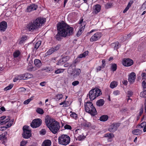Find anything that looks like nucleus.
<instances>
[{"mask_svg":"<svg viewBox=\"0 0 146 146\" xmlns=\"http://www.w3.org/2000/svg\"><path fill=\"white\" fill-rule=\"evenodd\" d=\"M141 76L142 79H146V74L145 73H142L141 74Z\"/></svg>","mask_w":146,"mask_h":146,"instance_id":"4d7b16f0","label":"nucleus"},{"mask_svg":"<svg viewBox=\"0 0 146 146\" xmlns=\"http://www.w3.org/2000/svg\"><path fill=\"white\" fill-rule=\"evenodd\" d=\"M81 125L85 127H90L91 126V124L90 122H88L86 120H84L82 122Z\"/></svg>","mask_w":146,"mask_h":146,"instance_id":"5701e85b","label":"nucleus"},{"mask_svg":"<svg viewBox=\"0 0 146 146\" xmlns=\"http://www.w3.org/2000/svg\"><path fill=\"white\" fill-rule=\"evenodd\" d=\"M108 118V116L107 115H102L100 117V120L102 121H107Z\"/></svg>","mask_w":146,"mask_h":146,"instance_id":"c756f323","label":"nucleus"},{"mask_svg":"<svg viewBox=\"0 0 146 146\" xmlns=\"http://www.w3.org/2000/svg\"><path fill=\"white\" fill-rule=\"evenodd\" d=\"M70 137L66 135H62L58 138V142L59 144L66 145L68 144L70 141Z\"/></svg>","mask_w":146,"mask_h":146,"instance_id":"20e7f679","label":"nucleus"},{"mask_svg":"<svg viewBox=\"0 0 146 146\" xmlns=\"http://www.w3.org/2000/svg\"><path fill=\"white\" fill-rule=\"evenodd\" d=\"M142 131L139 129H135L132 131V133L135 135H140L142 133Z\"/></svg>","mask_w":146,"mask_h":146,"instance_id":"393cba45","label":"nucleus"},{"mask_svg":"<svg viewBox=\"0 0 146 146\" xmlns=\"http://www.w3.org/2000/svg\"><path fill=\"white\" fill-rule=\"evenodd\" d=\"M7 128L6 126L0 127V130L1 131L5 130Z\"/></svg>","mask_w":146,"mask_h":146,"instance_id":"bf43d9fd","label":"nucleus"},{"mask_svg":"<svg viewBox=\"0 0 146 146\" xmlns=\"http://www.w3.org/2000/svg\"><path fill=\"white\" fill-rule=\"evenodd\" d=\"M81 72V70L79 68H74L73 69L72 72L71 73V75L74 78H76L79 76Z\"/></svg>","mask_w":146,"mask_h":146,"instance_id":"4468645a","label":"nucleus"},{"mask_svg":"<svg viewBox=\"0 0 146 146\" xmlns=\"http://www.w3.org/2000/svg\"><path fill=\"white\" fill-rule=\"evenodd\" d=\"M59 31H58V33L55 36V37L57 40L60 41L61 40L62 35Z\"/></svg>","mask_w":146,"mask_h":146,"instance_id":"2f4dec72","label":"nucleus"},{"mask_svg":"<svg viewBox=\"0 0 146 146\" xmlns=\"http://www.w3.org/2000/svg\"><path fill=\"white\" fill-rule=\"evenodd\" d=\"M120 125V123H112L109 126L108 131L111 132L113 133L117 130Z\"/></svg>","mask_w":146,"mask_h":146,"instance_id":"1a4fd4ad","label":"nucleus"},{"mask_svg":"<svg viewBox=\"0 0 146 146\" xmlns=\"http://www.w3.org/2000/svg\"><path fill=\"white\" fill-rule=\"evenodd\" d=\"M105 137H108L109 139H111L114 137V135L113 134L111 133H107L105 135Z\"/></svg>","mask_w":146,"mask_h":146,"instance_id":"ea45409f","label":"nucleus"},{"mask_svg":"<svg viewBox=\"0 0 146 146\" xmlns=\"http://www.w3.org/2000/svg\"><path fill=\"white\" fill-rule=\"evenodd\" d=\"M79 84V82L78 81H74L72 83V84L74 86H76Z\"/></svg>","mask_w":146,"mask_h":146,"instance_id":"6e6d98bb","label":"nucleus"},{"mask_svg":"<svg viewBox=\"0 0 146 146\" xmlns=\"http://www.w3.org/2000/svg\"><path fill=\"white\" fill-rule=\"evenodd\" d=\"M6 116L3 115L0 117V125L6 123L10 120V119H6Z\"/></svg>","mask_w":146,"mask_h":146,"instance_id":"a211bd4d","label":"nucleus"},{"mask_svg":"<svg viewBox=\"0 0 146 146\" xmlns=\"http://www.w3.org/2000/svg\"><path fill=\"white\" fill-rule=\"evenodd\" d=\"M36 112L42 115L44 113V111L41 108H38L36 110Z\"/></svg>","mask_w":146,"mask_h":146,"instance_id":"4c0bfd02","label":"nucleus"},{"mask_svg":"<svg viewBox=\"0 0 146 146\" xmlns=\"http://www.w3.org/2000/svg\"><path fill=\"white\" fill-rule=\"evenodd\" d=\"M27 39V37L26 36H23L21 38L22 41H24Z\"/></svg>","mask_w":146,"mask_h":146,"instance_id":"69168bd1","label":"nucleus"},{"mask_svg":"<svg viewBox=\"0 0 146 146\" xmlns=\"http://www.w3.org/2000/svg\"><path fill=\"white\" fill-rule=\"evenodd\" d=\"M133 64V60L129 58L123 60L122 64L123 65L126 66H129L132 65Z\"/></svg>","mask_w":146,"mask_h":146,"instance_id":"2eb2a0df","label":"nucleus"},{"mask_svg":"<svg viewBox=\"0 0 146 146\" xmlns=\"http://www.w3.org/2000/svg\"><path fill=\"white\" fill-rule=\"evenodd\" d=\"M111 70L114 72L117 69V65L115 63H113L111 64Z\"/></svg>","mask_w":146,"mask_h":146,"instance_id":"72a5a7b5","label":"nucleus"},{"mask_svg":"<svg viewBox=\"0 0 146 146\" xmlns=\"http://www.w3.org/2000/svg\"><path fill=\"white\" fill-rule=\"evenodd\" d=\"M142 86L144 88H146V83L145 81H143Z\"/></svg>","mask_w":146,"mask_h":146,"instance_id":"774afa93","label":"nucleus"},{"mask_svg":"<svg viewBox=\"0 0 146 146\" xmlns=\"http://www.w3.org/2000/svg\"><path fill=\"white\" fill-rule=\"evenodd\" d=\"M72 66V64H69L68 63H66V64H65L64 65V67H68V66H69V68L71 66Z\"/></svg>","mask_w":146,"mask_h":146,"instance_id":"338daca9","label":"nucleus"},{"mask_svg":"<svg viewBox=\"0 0 146 146\" xmlns=\"http://www.w3.org/2000/svg\"><path fill=\"white\" fill-rule=\"evenodd\" d=\"M32 64H33L32 61H31V62L30 61V62L29 63V65L27 68V69L28 71H32V68L33 67Z\"/></svg>","mask_w":146,"mask_h":146,"instance_id":"e433bc0d","label":"nucleus"},{"mask_svg":"<svg viewBox=\"0 0 146 146\" xmlns=\"http://www.w3.org/2000/svg\"><path fill=\"white\" fill-rule=\"evenodd\" d=\"M141 128L144 127L143 129V131L144 132L146 131V122L143 121L141 123L140 125Z\"/></svg>","mask_w":146,"mask_h":146,"instance_id":"f704fd0d","label":"nucleus"},{"mask_svg":"<svg viewBox=\"0 0 146 146\" xmlns=\"http://www.w3.org/2000/svg\"><path fill=\"white\" fill-rule=\"evenodd\" d=\"M27 143V141H25L24 140H22L21 142V146H25Z\"/></svg>","mask_w":146,"mask_h":146,"instance_id":"8fccbe9b","label":"nucleus"},{"mask_svg":"<svg viewBox=\"0 0 146 146\" xmlns=\"http://www.w3.org/2000/svg\"><path fill=\"white\" fill-rule=\"evenodd\" d=\"M5 137V134L3 133L0 135V140L3 139Z\"/></svg>","mask_w":146,"mask_h":146,"instance_id":"680f3d73","label":"nucleus"},{"mask_svg":"<svg viewBox=\"0 0 146 146\" xmlns=\"http://www.w3.org/2000/svg\"><path fill=\"white\" fill-rule=\"evenodd\" d=\"M33 21L36 24V25L38 28V27L41 26L45 22L46 20L45 19L39 17Z\"/></svg>","mask_w":146,"mask_h":146,"instance_id":"9d476101","label":"nucleus"},{"mask_svg":"<svg viewBox=\"0 0 146 146\" xmlns=\"http://www.w3.org/2000/svg\"><path fill=\"white\" fill-rule=\"evenodd\" d=\"M146 9V4L144 3L141 7L140 9L144 10Z\"/></svg>","mask_w":146,"mask_h":146,"instance_id":"603ef678","label":"nucleus"},{"mask_svg":"<svg viewBox=\"0 0 146 146\" xmlns=\"http://www.w3.org/2000/svg\"><path fill=\"white\" fill-rule=\"evenodd\" d=\"M64 71V69L61 68L58 69L56 70L54 72L56 74H59L63 72Z\"/></svg>","mask_w":146,"mask_h":146,"instance_id":"79ce46f5","label":"nucleus"},{"mask_svg":"<svg viewBox=\"0 0 146 146\" xmlns=\"http://www.w3.org/2000/svg\"><path fill=\"white\" fill-rule=\"evenodd\" d=\"M140 96L141 97L146 98V90L141 92L140 94Z\"/></svg>","mask_w":146,"mask_h":146,"instance_id":"49530a36","label":"nucleus"},{"mask_svg":"<svg viewBox=\"0 0 146 146\" xmlns=\"http://www.w3.org/2000/svg\"><path fill=\"white\" fill-rule=\"evenodd\" d=\"M20 54V52L19 50H17L14 52L13 55L14 58L18 57Z\"/></svg>","mask_w":146,"mask_h":146,"instance_id":"a19ab883","label":"nucleus"},{"mask_svg":"<svg viewBox=\"0 0 146 146\" xmlns=\"http://www.w3.org/2000/svg\"><path fill=\"white\" fill-rule=\"evenodd\" d=\"M29 127L27 125H24L23 127L22 135L24 138L28 139L31 136V131L29 129Z\"/></svg>","mask_w":146,"mask_h":146,"instance_id":"423d86ee","label":"nucleus"},{"mask_svg":"<svg viewBox=\"0 0 146 146\" xmlns=\"http://www.w3.org/2000/svg\"><path fill=\"white\" fill-rule=\"evenodd\" d=\"M102 94V92L100 89L96 88L92 89L90 91L87 95V97H89L90 101H92L100 96Z\"/></svg>","mask_w":146,"mask_h":146,"instance_id":"7ed1b4c3","label":"nucleus"},{"mask_svg":"<svg viewBox=\"0 0 146 146\" xmlns=\"http://www.w3.org/2000/svg\"><path fill=\"white\" fill-rule=\"evenodd\" d=\"M64 129H66L71 130L72 129L71 126L68 124H66L64 127Z\"/></svg>","mask_w":146,"mask_h":146,"instance_id":"3c124183","label":"nucleus"},{"mask_svg":"<svg viewBox=\"0 0 146 146\" xmlns=\"http://www.w3.org/2000/svg\"><path fill=\"white\" fill-rule=\"evenodd\" d=\"M38 28L33 21L29 22L27 25L26 29L30 31H33Z\"/></svg>","mask_w":146,"mask_h":146,"instance_id":"6e6552de","label":"nucleus"},{"mask_svg":"<svg viewBox=\"0 0 146 146\" xmlns=\"http://www.w3.org/2000/svg\"><path fill=\"white\" fill-rule=\"evenodd\" d=\"M117 85V82L115 81H113L111 83L110 86L111 88L113 89L116 87Z\"/></svg>","mask_w":146,"mask_h":146,"instance_id":"473e14b6","label":"nucleus"},{"mask_svg":"<svg viewBox=\"0 0 146 146\" xmlns=\"http://www.w3.org/2000/svg\"><path fill=\"white\" fill-rule=\"evenodd\" d=\"M13 86V84H10L8 86H7L4 89L5 91H7L11 89Z\"/></svg>","mask_w":146,"mask_h":146,"instance_id":"c03bdc74","label":"nucleus"},{"mask_svg":"<svg viewBox=\"0 0 146 146\" xmlns=\"http://www.w3.org/2000/svg\"><path fill=\"white\" fill-rule=\"evenodd\" d=\"M102 68H105V66L106 65V61L105 60L103 59L102 61Z\"/></svg>","mask_w":146,"mask_h":146,"instance_id":"5fc2aeb1","label":"nucleus"},{"mask_svg":"<svg viewBox=\"0 0 146 146\" xmlns=\"http://www.w3.org/2000/svg\"><path fill=\"white\" fill-rule=\"evenodd\" d=\"M57 27V31L60 32L62 37L70 36L74 33L73 28L63 22L58 23Z\"/></svg>","mask_w":146,"mask_h":146,"instance_id":"f257e3e1","label":"nucleus"},{"mask_svg":"<svg viewBox=\"0 0 146 146\" xmlns=\"http://www.w3.org/2000/svg\"><path fill=\"white\" fill-rule=\"evenodd\" d=\"M104 100L103 99H100L98 100L96 102V104L98 106H102L104 104Z\"/></svg>","mask_w":146,"mask_h":146,"instance_id":"bb28decb","label":"nucleus"},{"mask_svg":"<svg viewBox=\"0 0 146 146\" xmlns=\"http://www.w3.org/2000/svg\"><path fill=\"white\" fill-rule=\"evenodd\" d=\"M70 116L71 117L75 119H76L78 117L77 115L74 112H72V113L70 114Z\"/></svg>","mask_w":146,"mask_h":146,"instance_id":"de8ad7c7","label":"nucleus"},{"mask_svg":"<svg viewBox=\"0 0 146 146\" xmlns=\"http://www.w3.org/2000/svg\"><path fill=\"white\" fill-rule=\"evenodd\" d=\"M29 75L31 76L32 75V74L29 73H27L25 74L21 75H20V76H21V77H22L21 78H23V79H21V80H26L27 78H29L31 77H29Z\"/></svg>","mask_w":146,"mask_h":146,"instance_id":"c85d7f7f","label":"nucleus"},{"mask_svg":"<svg viewBox=\"0 0 146 146\" xmlns=\"http://www.w3.org/2000/svg\"><path fill=\"white\" fill-rule=\"evenodd\" d=\"M14 121V119H12L11 121L10 120L8 122V123L6 125L7 128L10 127L12 125Z\"/></svg>","mask_w":146,"mask_h":146,"instance_id":"c9c22d12","label":"nucleus"},{"mask_svg":"<svg viewBox=\"0 0 146 146\" xmlns=\"http://www.w3.org/2000/svg\"><path fill=\"white\" fill-rule=\"evenodd\" d=\"M63 97V95L61 94H57L55 97V99L56 101H58L62 99Z\"/></svg>","mask_w":146,"mask_h":146,"instance_id":"58836bf2","label":"nucleus"},{"mask_svg":"<svg viewBox=\"0 0 146 146\" xmlns=\"http://www.w3.org/2000/svg\"><path fill=\"white\" fill-rule=\"evenodd\" d=\"M86 24V22H84L82 24L83 26L82 25H81L80 27V29L79 31L77 32L76 35L78 36H80L82 34L83 32V31L85 28V25Z\"/></svg>","mask_w":146,"mask_h":146,"instance_id":"aec40b11","label":"nucleus"},{"mask_svg":"<svg viewBox=\"0 0 146 146\" xmlns=\"http://www.w3.org/2000/svg\"><path fill=\"white\" fill-rule=\"evenodd\" d=\"M84 138L85 137L84 136H82L81 135H80L78 137V139L79 141H81L83 139H84Z\"/></svg>","mask_w":146,"mask_h":146,"instance_id":"13d9d810","label":"nucleus"},{"mask_svg":"<svg viewBox=\"0 0 146 146\" xmlns=\"http://www.w3.org/2000/svg\"><path fill=\"white\" fill-rule=\"evenodd\" d=\"M102 68V66H98L96 68L97 72H98L101 71V69Z\"/></svg>","mask_w":146,"mask_h":146,"instance_id":"e2e57ef3","label":"nucleus"},{"mask_svg":"<svg viewBox=\"0 0 146 146\" xmlns=\"http://www.w3.org/2000/svg\"><path fill=\"white\" fill-rule=\"evenodd\" d=\"M136 77L135 74L134 72H131L129 75L128 77V81L130 84L133 83L135 80Z\"/></svg>","mask_w":146,"mask_h":146,"instance_id":"dca6fc26","label":"nucleus"},{"mask_svg":"<svg viewBox=\"0 0 146 146\" xmlns=\"http://www.w3.org/2000/svg\"><path fill=\"white\" fill-rule=\"evenodd\" d=\"M33 100V97H31L30 98L25 101L24 102L23 104H28L31 100Z\"/></svg>","mask_w":146,"mask_h":146,"instance_id":"37998d69","label":"nucleus"},{"mask_svg":"<svg viewBox=\"0 0 146 146\" xmlns=\"http://www.w3.org/2000/svg\"><path fill=\"white\" fill-rule=\"evenodd\" d=\"M35 65L38 68H40L42 65V63L40 60L38 59H35L34 61Z\"/></svg>","mask_w":146,"mask_h":146,"instance_id":"4be33fe9","label":"nucleus"},{"mask_svg":"<svg viewBox=\"0 0 146 146\" xmlns=\"http://www.w3.org/2000/svg\"><path fill=\"white\" fill-rule=\"evenodd\" d=\"M93 8L94 10L95 13L97 14L100 11L101 6L100 5L96 4L93 6Z\"/></svg>","mask_w":146,"mask_h":146,"instance_id":"412c9836","label":"nucleus"},{"mask_svg":"<svg viewBox=\"0 0 146 146\" xmlns=\"http://www.w3.org/2000/svg\"><path fill=\"white\" fill-rule=\"evenodd\" d=\"M55 121L54 119L48 115H46L45 117V122L46 126L48 127H49L53 123L54 121Z\"/></svg>","mask_w":146,"mask_h":146,"instance_id":"9b49d317","label":"nucleus"},{"mask_svg":"<svg viewBox=\"0 0 146 146\" xmlns=\"http://www.w3.org/2000/svg\"><path fill=\"white\" fill-rule=\"evenodd\" d=\"M64 103L62 106L63 107H65L68 106L69 105V102L68 101L66 102L65 101H64Z\"/></svg>","mask_w":146,"mask_h":146,"instance_id":"864d4df0","label":"nucleus"},{"mask_svg":"<svg viewBox=\"0 0 146 146\" xmlns=\"http://www.w3.org/2000/svg\"><path fill=\"white\" fill-rule=\"evenodd\" d=\"M37 7V5L33 4H32L27 7V12H30L36 10Z\"/></svg>","mask_w":146,"mask_h":146,"instance_id":"6ab92c4d","label":"nucleus"},{"mask_svg":"<svg viewBox=\"0 0 146 146\" xmlns=\"http://www.w3.org/2000/svg\"><path fill=\"white\" fill-rule=\"evenodd\" d=\"M60 44H58L55 46L52 47L50 49L46 52V55H50L53 53L54 52L58 50L60 48Z\"/></svg>","mask_w":146,"mask_h":146,"instance_id":"ddd939ff","label":"nucleus"},{"mask_svg":"<svg viewBox=\"0 0 146 146\" xmlns=\"http://www.w3.org/2000/svg\"><path fill=\"white\" fill-rule=\"evenodd\" d=\"M21 77V76H20V75L16 76L13 79V82H16L17 80H21V79H23V78H21L22 77Z\"/></svg>","mask_w":146,"mask_h":146,"instance_id":"a18cd8bd","label":"nucleus"},{"mask_svg":"<svg viewBox=\"0 0 146 146\" xmlns=\"http://www.w3.org/2000/svg\"><path fill=\"white\" fill-rule=\"evenodd\" d=\"M89 52L88 50H86L83 53L80 54L78 56V58H84L87 56Z\"/></svg>","mask_w":146,"mask_h":146,"instance_id":"cd10ccee","label":"nucleus"},{"mask_svg":"<svg viewBox=\"0 0 146 146\" xmlns=\"http://www.w3.org/2000/svg\"><path fill=\"white\" fill-rule=\"evenodd\" d=\"M111 45L114 46V48L115 50H117L119 47V43L118 42H116L111 44Z\"/></svg>","mask_w":146,"mask_h":146,"instance_id":"7c9ffc66","label":"nucleus"},{"mask_svg":"<svg viewBox=\"0 0 146 146\" xmlns=\"http://www.w3.org/2000/svg\"><path fill=\"white\" fill-rule=\"evenodd\" d=\"M48 128L53 133L56 134L59 131L60 128V123L56 121H54L51 125L48 127Z\"/></svg>","mask_w":146,"mask_h":146,"instance_id":"39448f33","label":"nucleus"},{"mask_svg":"<svg viewBox=\"0 0 146 146\" xmlns=\"http://www.w3.org/2000/svg\"><path fill=\"white\" fill-rule=\"evenodd\" d=\"M120 92L118 90H115L113 92V94L114 96H116L117 95H118L120 94Z\"/></svg>","mask_w":146,"mask_h":146,"instance_id":"09e8293b","label":"nucleus"},{"mask_svg":"<svg viewBox=\"0 0 146 146\" xmlns=\"http://www.w3.org/2000/svg\"><path fill=\"white\" fill-rule=\"evenodd\" d=\"M102 34L100 32H97L92 36L90 39L91 42H93L97 40L102 36Z\"/></svg>","mask_w":146,"mask_h":146,"instance_id":"f8f14e48","label":"nucleus"},{"mask_svg":"<svg viewBox=\"0 0 146 146\" xmlns=\"http://www.w3.org/2000/svg\"><path fill=\"white\" fill-rule=\"evenodd\" d=\"M84 107L85 111L92 115L94 116L97 114L96 109L92 102H88L85 103Z\"/></svg>","mask_w":146,"mask_h":146,"instance_id":"f03ea898","label":"nucleus"},{"mask_svg":"<svg viewBox=\"0 0 146 146\" xmlns=\"http://www.w3.org/2000/svg\"><path fill=\"white\" fill-rule=\"evenodd\" d=\"M42 123V120L39 118L33 120L31 123V126L33 128H36L40 126Z\"/></svg>","mask_w":146,"mask_h":146,"instance_id":"0eeeda50","label":"nucleus"},{"mask_svg":"<svg viewBox=\"0 0 146 146\" xmlns=\"http://www.w3.org/2000/svg\"><path fill=\"white\" fill-rule=\"evenodd\" d=\"M7 27V23L6 21H2L0 23V31L1 32L5 31Z\"/></svg>","mask_w":146,"mask_h":146,"instance_id":"f3484780","label":"nucleus"},{"mask_svg":"<svg viewBox=\"0 0 146 146\" xmlns=\"http://www.w3.org/2000/svg\"><path fill=\"white\" fill-rule=\"evenodd\" d=\"M40 134H42V135H44L46 133V131L44 129H42L40 131Z\"/></svg>","mask_w":146,"mask_h":146,"instance_id":"0e129e2a","label":"nucleus"},{"mask_svg":"<svg viewBox=\"0 0 146 146\" xmlns=\"http://www.w3.org/2000/svg\"><path fill=\"white\" fill-rule=\"evenodd\" d=\"M51 142L49 139L44 140L42 143L41 146H50L51 145Z\"/></svg>","mask_w":146,"mask_h":146,"instance_id":"b1692460","label":"nucleus"},{"mask_svg":"<svg viewBox=\"0 0 146 146\" xmlns=\"http://www.w3.org/2000/svg\"><path fill=\"white\" fill-rule=\"evenodd\" d=\"M41 43V41H39L36 43L34 48L32 49L33 52H36V50L40 45Z\"/></svg>","mask_w":146,"mask_h":146,"instance_id":"a878e982","label":"nucleus"},{"mask_svg":"<svg viewBox=\"0 0 146 146\" xmlns=\"http://www.w3.org/2000/svg\"><path fill=\"white\" fill-rule=\"evenodd\" d=\"M133 92L131 91H128L127 92V96L130 97L131 96L133 95Z\"/></svg>","mask_w":146,"mask_h":146,"instance_id":"052dcab7","label":"nucleus"}]
</instances>
